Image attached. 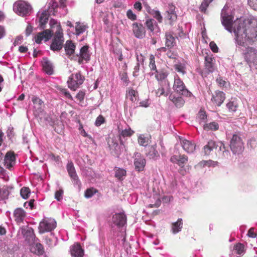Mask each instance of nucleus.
Segmentation results:
<instances>
[{
    "label": "nucleus",
    "instance_id": "a18cd8bd",
    "mask_svg": "<svg viewBox=\"0 0 257 257\" xmlns=\"http://www.w3.org/2000/svg\"><path fill=\"white\" fill-rule=\"evenodd\" d=\"M149 68L152 71H154L155 72H157V67L155 63V57L153 55H151L150 56Z\"/></svg>",
    "mask_w": 257,
    "mask_h": 257
},
{
    "label": "nucleus",
    "instance_id": "4be33fe9",
    "mask_svg": "<svg viewBox=\"0 0 257 257\" xmlns=\"http://www.w3.org/2000/svg\"><path fill=\"white\" fill-rule=\"evenodd\" d=\"M21 232L26 238V239L30 240H33L35 237L34 230L31 227L28 226H23L21 227Z\"/></svg>",
    "mask_w": 257,
    "mask_h": 257
},
{
    "label": "nucleus",
    "instance_id": "6e6552de",
    "mask_svg": "<svg viewBox=\"0 0 257 257\" xmlns=\"http://www.w3.org/2000/svg\"><path fill=\"white\" fill-rule=\"evenodd\" d=\"M56 227V222L51 218H44L39 223V229L41 233L51 232Z\"/></svg>",
    "mask_w": 257,
    "mask_h": 257
},
{
    "label": "nucleus",
    "instance_id": "bf43d9fd",
    "mask_svg": "<svg viewBox=\"0 0 257 257\" xmlns=\"http://www.w3.org/2000/svg\"><path fill=\"white\" fill-rule=\"evenodd\" d=\"M137 94V92L133 89H131L128 91V96L130 97V99L132 101H135L136 100Z\"/></svg>",
    "mask_w": 257,
    "mask_h": 257
},
{
    "label": "nucleus",
    "instance_id": "5701e85b",
    "mask_svg": "<svg viewBox=\"0 0 257 257\" xmlns=\"http://www.w3.org/2000/svg\"><path fill=\"white\" fill-rule=\"evenodd\" d=\"M146 11L154 18L156 19L159 23H162L163 17L160 11L157 9H152L150 6H146L145 7Z\"/></svg>",
    "mask_w": 257,
    "mask_h": 257
},
{
    "label": "nucleus",
    "instance_id": "0eeeda50",
    "mask_svg": "<svg viewBox=\"0 0 257 257\" xmlns=\"http://www.w3.org/2000/svg\"><path fill=\"white\" fill-rule=\"evenodd\" d=\"M64 41L63 30L61 26L58 25V30L55 33L51 45V49L53 51L60 50L62 48Z\"/></svg>",
    "mask_w": 257,
    "mask_h": 257
},
{
    "label": "nucleus",
    "instance_id": "c03bdc74",
    "mask_svg": "<svg viewBox=\"0 0 257 257\" xmlns=\"http://www.w3.org/2000/svg\"><path fill=\"white\" fill-rule=\"evenodd\" d=\"M134 133V131L132 130L130 127H127L124 130H122L119 133L120 138L121 137L125 138L132 136Z\"/></svg>",
    "mask_w": 257,
    "mask_h": 257
},
{
    "label": "nucleus",
    "instance_id": "5fc2aeb1",
    "mask_svg": "<svg viewBox=\"0 0 257 257\" xmlns=\"http://www.w3.org/2000/svg\"><path fill=\"white\" fill-rule=\"evenodd\" d=\"M213 0H203L199 7L200 11L205 12L209 6V4Z\"/></svg>",
    "mask_w": 257,
    "mask_h": 257
},
{
    "label": "nucleus",
    "instance_id": "a878e982",
    "mask_svg": "<svg viewBox=\"0 0 257 257\" xmlns=\"http://www.w3.org/2000/svg\"><path fill=\"white\" fill-rule=\"evenodd\" d=\"M170 92V88L169 84L163 85H161L159 88L156 90V94L157 96H167Z\"/></svg>",
    "mask_w": 257,
    "mask_h": 257
},
{
    "label": "nucleus",
    "instance_id": "6e6d98bb",
    "mask_svg": "<svg viewBox=\"0 0 257 257\" xmlns=\"http://www.w3.org/2000/svg\"><path fill=\"white\" fill-rule=\"evenodd\" d=\"M0 178L3 179L5 181H8L9 179V176L6 173L4 169L0 167Z\"/></svg>",
    "mask_w": 257,
    "mask_h": 257
},
{
    "label": "nucleus",
    "instance_id": "72a5a7b5",
    "mask_svg": "<svg viewBox=\"0 0 257 257\" xmlns=\"http://www.w3.org/2000/svg\"><path fill=\"white\" fill-rule=\"evenodd\" d=\"M165 38L166 47H167L169 49L173 47L175 44V38L170 32H167L166 33Z\"/></svg>",
    "mask_w": 257,
    "mask_h": 257
},
{
    "label": "nucleus",
    "instance_id": "052dcab7",
    "mask_svg": "<svg viewBox=\"0 0 257 257\" xmlns=\"http://www.w3.org/2000/svg\"><path fill=\"white\" fill-rule=\"evenodd\" d=\"M120 77L121 80L126 85H127L129 82V79L127 73L125 72H123L120 74Z\"/></svg>",
    "mask_w": 257,
    "mask_h": 257
},
{
    "label": "nucleus",
    "instance_id": "b1692460",
    "mask_svg": "<svg viewBox=\"0 0 257 257\" xmlns=\"http://www.w3.org/2000/svg\"><path fill=\"white\" fill-rule=\"evenodd\" d=\"M42 63L44 72L48 75H52L54 72L52 63L46 58H43Z\"/></svg>",
    "mask_w": 257,
    "mask_h": 257
},
{
    "label": "nucleus",
    "instance_id": "473e14b6",
    "mask_svg": "<svg viewBox=\"0 0 257 257\" xmlns=\"http://www.w3.org/2000/svg\"><path fill=\"white\" fill-rule=\"evenodd\" d=\"M75 45L70 41H67L65 46V50L66 55L71 56L74 53Z\"/></svg>",
    "mask_w": 257,
    "mask_h": 257
},
{
    "label": "nucleus",
    "instance_id": "a19ab883",
    "mask_svg": "<svg viewBox=\"0 0 257 257\" xmlns=\"http://www.w3.org/2000/svg\"><path fill=\"white\" fill-rule=\"evenodd\" d=\"M9 194V187L8 186H4L2 189H0V200L7 199Z\"/></svg>",
    "mask_w": 257,
    "mask_h": 257
},
{
    "label": "nucleus",
    "instance_id": "f704fd0d",
    "mask_svg": "<svg viewBox=\"0 0 257 257\" xmlns=\"http://www.w3.org/2000/svg\"><path fill=\"white\" fill-rule=\"evenodd\" d=\"M218 165V162L213 161L211 160H203L200 161L198 164L197 167L199 168H203L205 167H214Z\"/></svg>",
    "mask_w": 257,
    "mask_h": 257
},
{
    "label": "nucleus",
    "instance_id": "cd10ccee",
    "mask_svg": "<svg viewBox=\"0 0 257 257\" xmlns=\"http://www.w3.org/2000/svg\"><path fill=\"white\" fill-rule=\"evenodd\" d=\"M169 99L178 108L182 107L185 103V100L181 96H175L174 94H171L169 95Z\"/></svg>",
    "mask_w": 257,
    "mask_h": 257
},
{
    "label": "nucleus",
    "instance_id": "8fccbe9b",
    "mask_svg": "<svg viewBox=\"0 0 257 257\" xmlns=\"http://www.w3.org/2000/svg\"><path fill=\"white\" fill-rule=\"evenodd\" d=\"M148 155L152 159H156L159 156L158 151L156 150L154 146H152L150 148Z\"/></svg>",
    "mask_w": 257,
    "mask_h": 257
},
{
    "label": "nucleus",
    "instance_id": "412c9836",
    "mask_svg": "<svg viewBox=\"0 0 257 257\" xmlns=\"http://www.w3.org/2000/svg\"><path fill=\"white\" fill-rule=\"evenodd\" d=\"M187 161L188 157L185 155H173L170 158V161L171 162L177 164L182 168Z\"/></svg>",
    "mask_w": 257,
    "mask_h": 257
},
{
    "label": "nucleus",
    "instance_id": "423d86ee",
    "mask_svg": "<svg viewBox=\"0 0 257 257\" xmlns=\"http://www.w3.org/2000/svg\"><path fill=\"white\" fill-rule=\"evenodd\" d=\"M230 148L234 154H240L244 150V146L241 138L236 134H234L230 141Z\"/></svg>",
    "mask_w": 257,
    "mask_h": 257
},
{
    "label": "nucleus",
    "instance_id": "49530a36",
    "mask_svg": "<svg viewBox=\"0 0 257 257\" xmlns=\"http://www.w3.org/2000/svg\"><path fill=\"white\" fill-rule=\"evenodd\" d=\"M204 129L216 131L218 129V124L216 122H211L209 123L204 124Z\"/></svg>",
    "mask_w": 257,
    "mask_h": 257
},
{
    "label": "nucleus",
    "instance_id": "e433bc0d",
    "mask_svg": "<svg viewBox=\"0 0 257 257\" xmlns=\"http://www.w3.org/2000/svg\"><path fill=\"white\" fill-rule=\"evenodd\" d=\"M174 67L178 72L183 75L186 73V64L185 62H178L174 65Z\"/></svg>",
    "mask_w": 257,
    "mask_h": 257
},
{
    "label": "nucleus",
    "instance_id": "9d476101",
    "mask_svg": "<svg viewBox=\"0 0 257 257\" xmlns=\"http://www.w3.org/2000/svg\"><path fill=\"white\" fill-rule=\"evenodd\" d=\"M134 165L137 171L140 172L144 170L146 165V160L139 153L134 154Z\"/></svg>",
    "mask_w": 257,
    "mask_h": 257
},
{
    "label": "nucleus",
    "instance_id": "37998d69",
    "mask_svg": "<svg viewBox=\"0 0 257 257\" xmlns=\"http://www.w3.org/2000/svg\"><path fill=\"white\" fill-rule=\"evenodd\" d=\"M87 27L83 24L77 23L75 26L76 34L79 35L84 33L86 30Z\"/></svg>",
    "mask_w": 257,
    "mask_h": 257
},
{
    "label": "nucleus",
    "instance_id": "c756f323",
    "mask_svg": "<svg viewBox=\"0 0 257 257\" xmlns=\"http://www.w3.org/2000/svg\"><path fill=\"white\" fill-rule=\"evenodd\" d=\"M219 148L218 153L219 156L221 155L220 157L221 159H228L230 157V152L228 150H226L224 145L222 142H218Z\"/></svg>",
    "mask_w": 257,
    "mask_h": 257
},
{
    "label": "nucleus",
    "instance_id": "2f4dec72",
    "mask_svg": "<svg viewBox=\"0 0 257 257\" xmlns=\"http://www.w3.org/2000/svg\"><path fill=\"white\" fill-rule=\"evenodd\" d=\"M114 176L119 180H123L126 176V171L123 168L115 167L114 169Z\"/></svg>",
    "mask_w": 257,
    "mask_h": 257
},
{
    "label": "nucleus",
    "instance_id": "dca6fc26",
    "mask_svg": "<svg viewBox=\"0 0 257 257\" xmlns=\"http://www.w3.org/2000/svg\"><path fill=\"white\" fill-rule=\"evenodd\" d=\"M113 223L117 226H123L126 222V217L123 213H115L112 218Z\"/></svg>",
    "mask_w": 257,
    "mask_h": 257
},
{
    "label": "nucleus",
    "instance_id": "f03ea898",
    "mask_svg": "<svg viewBox=\"0 0 257 257\" xmlns=\"http://www.w3.org/2000/svg\"><path fill=\"white\" fill-rule=\"evenodd\" d=\"M48 7L45 10H41L37 15L36 21L39 23L38 26L41 29L45 28L47 23L50 15H55L58 5L54 0H48Z\"/></svg>",
    "mask_w": 257,
    "mask_h": 257
},
{
    "label": "nucleus",
    "instance_id": "de8ad7c7",
    "mask_svg": "<svg viewBox=\"0 0 257 257\" xmlns=\"http://www.w3.org/2000/svg\"><path fill=\"white\" fill-rule=\"evenodd\" d=\"M97 192V189L94 188L87 189L84 193V196L86 198H91L95 193Z\"/></svg>",
    "mask_w": 257,
    "mask_h": 257
},
{
    "label": "nucleus",
    "instance_id": "e2e57ef3",
    "mask_svg": "<svg viewBox=\"0 0 257 257\" xmlns=\"http://www.w3.org/2000/svg\"><path fill=\"white\" fill-rule=\"evenodd\" d=\"M127 17L132 20L134 21L137 19V16L131 10H128L126 12Z\"/></svg>",
    "mask_w": 257,
    "mask_h": 257
},
{
    "label": "nucleus",
    "instance_id": "864d4df0",
    "mask_svg": "<svg viewBox=\"0 0 257 257\" xmlns=\"http://www.w3.org/2000/svg\"><path fill=\"white\" fill-rule=\"evenodd\" d=\"M156 73V77L158 80H162L164 79H165L167 76H168V73L166 71H160L158 72L157 71V72H155Z\"/></svg>",
    "mask_w": 257,
    "mask_h": 257
},
{
    "label": "nucleus",
    "instance_id": "09e8293b",
    "mask_svg": "<svg viewBox=\"0 0 257 257\" xmlns=\"http://www.w3.org/2000/svg\"><path fill=\"white\" fill-rule=\"evenodd\" d=\"M21 195L22 197L25 199H27L30 194V190L27 187H23L21 189L20 191Z\"/></svg>",
    "mask_w": 257,
    "mask_h": 257
},
{
    "label": "nucleus",
    "instance_id": "4c0bfd02",
    "mask_svg": "<svg viewBox=\"0 0 257 257\" xmlns=\"http://www.w3.org/2000/svg\"><path fill=\"white\" fill-rule=\"evenodd\" d=\"M32 251L38 255H42L44 253V248L40 243H36L31 249Z\"/></svg>",
    "mask_w": 257,
    "mask_h": 257
},
{
    "label": "nucleus",
    "instance_id": "bb28decb",
    "mask_svg": "<svg viewBox=\"0 0 257 257\" xmlns=\"http://www.w3.org/2000/svg\"><path fill=\"white\" fill-rule=\"evenodd\" d=\"M217 147H218V143H216L211 140L209 141L207 144L204 146L203 152L205 155H209L214 149H217Z\"/></svg>",
    "mask_w": 257,
    "mask_h": 257
},
{
    "label": "nucleus",
    "instance_id": "2eb2a0df",
    "mask_svg": "<svg viewBox=\"0 0 257 257\" xmlns=\"http://www.w3.org/2000/svg\"><path fill=\"white\" fill-rule=\"evenodd\" d=\"M180 144L184 150L187 153H192L196 149L195 144L185 139H180Z\"/></svg>",
    "mask_w": 257,
    "mask_h": 257
},
{
    "label": "nucleus",
    "instance_id": "39448f33",
    "mask_svg": "<svg viewBox=\"0 0 257 257\" xmlns=\"http://www.w3.org/2000/svg\"><path fill=\"white\" fill-rule=\"evenodd\" d=\"M84 79V77L80 72L72 74L67 80L68 87L75 91L83 83Z\"/></svg>",
    "mask_w": 257,
    "mask_h": 257
},
{
    "label": "nucleus",
    "instance_id": "ea45409f",
    "mask_svg": "<svg viewBox=\"0 0 257 257\" xmlns=\"http://www.w3.org/2000/svg\"><path fill=\"white\" fill-rule=\"evenodd\" d=\"M67 170L70 178L75 177L77 175L73 163L72 161L69 162L67 165Z\"/></svg>",
    "mask_w": 257,
    "mask_h": 257
},
{
    "label": "nucleus",
    "instance_id": "13d9d810",
    "mask_svg": "<svg viewBox=\"0 0 257 257\" xmlns=\"http://www.w3.org/2000/svg\"><path fill=\"white\" fill-rule=\"evenodd\" d=\"M71 178L74 185L79 188L81 186V182L79 179L77 175H75V177L74 176L71 177Z\"/></svg>",
    "mask_w": 257,
    "mask_h": 257
},
{
    "label": "nucleus",
    "instance_id": "20e7f679",
    "mask_svg": "<svg viewBox=\"0 0 257 257\" xmlns=\"http://www.w3.org/2000/svg\"><path fill=\"white\" fill-rule=\"evenodd\" d=\"M14 11L18 15L24 17L30 15L32 11L31 6L24 1H18L14 4Z\"/></svg>",
    "mask_w": 257,
    "mask_h": 257
},
{
    "label": "nucleus",
    "instance_id": "a211bd4d",
    "mask_svg": "<svg viewBox=\"0 0 257 257\" xmlns=\"http://www.w3.org/2000/svg\"><path fill=\"white\" fill-rule=\"evenodd\" d=\"M215 60L212 56L207 55L205 57V69L207 73H212L215 70Z\"/></svg>",
    "mask_w": 257,
    "mask_h": 257
},
{
    "label": "nucleus",
    "instance_id": "6ab92c4d",
    "mask_svg": "<svg viewBox=\"0 0 257 257\" xmlns=\"http://www.w3.org/2000/svg\"><path fill=\"white\" fill-rule=\"evenodd\" d=\"M32 101L34 105V108L36 114L38 115L42 114L44 112V110L42 107L43 103L42 100L39 97L33 96L32 98Z\"/></svg>",
    "mask_w": 257,
    "mask_h": 257
},
{
    "label": "nucleus",
    "instance_id": "ddd939ff",
    "mask_svg": "<svg viewBox=\"0 0 257 257\" xmlns=\"http://www.w3.org/2000/svg\"><path fill=\"white\" fill-rule=\"evenodd\" d=\"M145 25L148 30L153 34L158 35L160 32V28L159 27L156 21L152 18H148L145 22Z\"/></svg>",
    "mask_w": 257,
    "mask_h": 257
},
{
    "label": "nucleus",
    "instance_id": "4d7b16f0",
    "mask_svg": "<svg viewBox=\"0 0 257 257\" xmlns=\"http://www.w3.org/2000/svg\"><path fill=\"white\" fill-rule=\"evenodd\" d=\"M105 122L104 117L101 115H99L96 119L95 124L97 126H99L100 125L103 124Z\"/></svg>",
    "mask_w": 257,
    "mask_h": 257
},
{
    "label": "nucleus",
    "instance_id": "69168bd1",
    "mask_svg": "<svg viewBox=\"0 0 257 257\" xmlns=\"http://www.w3.org/2000/svg\"><path fill=\"white\" fill-rule=\"evenodd\" d=\"M140 69V65L139 64H136V65L134 68V71L133 72V75L135 77H137L139 75Z\"/></svg>",
    "mask_w": 257,
    "mask_h": 257
},
{
    "label": "nucleus",
    "instance_id": "4468645a",
    "mask_svg": "<svg viewBox=\"0 0 257 257\" xmlns=\"http://www.w3.org/2000/svg\"><path fill=\"white\" fill-rule=\"evenodd\" d=\"M52 32L49 29L38 33L35 37V42L37 44L41 43L43 40L47 41L51 39Z\"/></svg>",
    "mask_w": 257,
    "mask_h": 257
},
{
    "label": "nucleus",
    "instance_id": "338daca9",
    "mask_svg": "<svg viewBox=\"0 0 257 257\" xmlns=\"http://www.w3.org/2000/svg\"><path fill=\"white\" fill-rule=\"evenodd\" d=\"M61 92L62 94H63L66 98H69L71 100H73V97L69 93V92L65 88H63L61 90Z\"/></svg>",
    "mask_w": 257,
    "mask_h": 257
},
{
    "label": "nucleus",
    "instance_id": "3c124183",
    "mask_svg": "<svg viewBox=\"0 0 257 257\" xmlns=\"http://www.w3.org/2000/svg\"><path fill=\"white\" fill-rule=\"evenodd\" d=\"M234 250L237 254L241 255L244 252V245L240 243H238L234 245Z\"/></svg>",
    "mask_w": 257,
    "mask_h": 257
},
{
    "label": "nucleus",
    "instance_id": "79ce46f5",
    "mask_svg": "<svg viewBox=\"0 0 257 257\" xmlns=\"http://www.w3.org/2000/svg\"><path fill=\"white\" fill-rule=\"evenodd\" d=\"M138 141L140 145L146 147L149 144V139L148 137L142 134L139 136Z\"/></svg>",
    "mask_w": 257,
    "mask_h": 257
},
{
    "label": "nucleus",
    "instance_id": "aec40b11",
    "mask_svg": "<svg viewBox=\"0 0 257 257\" xmlns=\"http://www.w3.org/2000/svg\"><path fill=\"white\" fill-rule=\"evenodd\" d=\"M71 254L73 257H83L84 250L80 244L78 243H75L70 248Z\"/></svg>",
    "mask_w": 257,
    "mask_h": 257
},
{
    "label": "nucleus",
    "instance_id": "c85d7f7f",
    "mask_svg": "<svg viewBox=\"0 0 257 257\" xmlns=\"http://www.w3.org/2000/svg\"><path fill=\"white\" fill-rule=\"evenodd\" d=\"M183 227V220L182 218H178V220L171 224V231L173 234H177L180 232Z\"/></svg>",
    "mask_w": 257,
    "mask_h": 257
},
{
    "label": "nucleus",
    "instance_id": "9b49d317",
    "mask_svg": "<svg viewBox=\"0 0 257 257\" xmlns=\"http://www.w3.org/2000/svg\"><path fill=\"white\" fill-rule=\"evenodd\" d=\"M78 57V63L79 64L83 63V61L87 62L90 59V53L89 51V47L88 46H84L80 49Z\"/></svg>",
    "mask_w": 257,
    "mask_h": 257
},
{
    "label": "nucleus",
    "instance_id": "f3484780",
    "mask_svg": "<svg viewBox=\"0 0 257 257\" xmlns=\"http://www.w3.org/2000/svg\"><path fill=\"white\" fill-rule=\"evenodd\" d=\"M225 98V94L224 92L220 91H216L212 96L211 101L214 104L220 106L223 102Z\"/></svg>",
    "mask_w": 257,
    "mask_h": 257
},
{
    "label": "nucleus",
    "instance_id": "1a4fd4ad",
    "mask_svg": "<svg viewBox=\"0 0 257 257\" xmlns=\"http://www.w3.org/2000/svg\"><path fill=\"white\" fill-rule=\"evenodd\" d=\"M132 30L134 36L138 39H143L146 36V29L141 23H134Z\"/></svg>",
    "mask_w": 257,
    "mask_h": 257
},
{
    "label": "nucleus",
    "instance_id": "774afa93",
    "mask_svg": "<svg viewBox=\"0 0 257 257\" xmlns=\"http://www.w3.org/2000/svg\"><path fill=\"white\" fill-rule=\"evenodd\" d=\"M216 82L220 87H226L227 82L222 79V78L219 77H218L216 80Z\"/></svg>",
    "mask_w": 257,
    "mask_h": 257
},
{
    "label": "nucleus",
    "instance_id": "58836bf2",
    "mask_svg": "<svg viewBox=\"0 0 257 257\" xmlns=\"http://www.w3.org/2000/svg\"><path fill=\"white\" fill-rule=\"evenodd\" d=\"M107 144L110 150L117 152L119 147L118 144L115 139L113 138L109 139ZM116 154H117V153L116 152Z\"/></svg>",
    "mask_w": 257,
    "mask_h": 257
},
{
    "label": "nucleus",
    "instance_id": "c9c22d12",
    "mask_svg": "<svg viewBox=\"0 0 257 257\" xmlns=\"http://www.w3.org/2000/svg\"><path fill=\"white\" fill-rule=\"evenodd\" d=\"M57 238L52 233L49 236H47L45 238L46 243L50 247L55 246L57 244Z\"/></svg>",
    "mask_w": 257,
    "mask_h": 257
},
{
    "label": "nucleus",
    "instance_id": "7c9ffc66",
    "mask_svg": "<svg viewBox=\"0 0 257 257\" xmlns=\"http://www.w3.org/2000/svg\"><path fill=\"white\" fill-rule=\"evenodd\" d=\"M226 105L228 111L230 112H235L238 106L237 101L235 98H231L229 100Z\"/></svg>",
    "mask_w": 257,
    "mask_h": 257
},
{
    "label": "nucleus",
    "instance_id": "680f3d73",
    "mask_svg": "<svg viewBox=\"0 0 257 257\" xmlns=\"http://www.w3.org/2000/svg\"><path fill=\"white\" fill-rule=\"evenodd\" d=\"M63 194V191L62 189H60L56 191L55 194V198L58 201H60L62 199V195Z\"/></svg>",
    "mask_w": 257,
    "mask_h": 257
},
{
    "label": "nucleus",
    "instance_id": "7ed1b4c3",
    "mask_svg": "<svg viewBox=\"0 0 257 257\" xmlns=\"http://www.w3.org/2000/svg\"><path fill=\"white\" fill-rule=\"evenodd\" d=\"M174 91L184 96L190 97L192 94L186 88L183 81L177 74L174 75V81L173 86Z\"/></svg>",
    "mask_w": 257,
    "mask_h": 257
},
{
    "label": "nucleus",
    "instance_id": "f257e3e1",
    "mask_svg": "<svg viewBox=\"0 0 257 257\" xmlns=\"http://www.w3.org/2000/svg\"><path fill=\"white\" fill-rule=\"evenodd\" d=\"M233 19L231 10L225 5L221 13V23L227 31L234 32L237 46L247 47L244 53V59L250 67L253 66L257 69V49L248 46L257 42V19L240 18L233 21Z\"/></svg>",
    "mask_w": 257,
    "mask_h": 257
},
{
    "label": "nucleus",
    "instance_id": "f8f14e48",
    "mask_svg": "<svg viewBox=\"0 0 257 257\" xmlns=\"http://www.w3.org/2000/svg\"><path fill=\"white\" fill-rule=\"evenodd\" d=\"M5 166L8 169L11 170L16 164V156L15 154L12 152H8L6 154L4 161Z\"/></svg>",
    "mask_w": 257,
    "mask_h": 257
},
{
    "label": "nucleus",
    "instance_id": "603ef678",
    "mask_svg": "<svg viewBox=\"0 0 257 257\" xmlns=\"http://www.w3.org/2000/svg\"><path fill=\"white\" fill-rule=\"evenodd\" d=\"M197 118L200 123H204L207 119L205 112L200 110L198 113Z\"/></svg>",
    "mask_w": 257,
    "mask_h": 257
},
{
    "label": "nucleus",
    "instance_id": "0e129e2a",
    "mask_svg": "<svg viewBox=\"0 0 257 257\" xmlns=\"http://www.w3.org/2000/svg\"><path fill=\"white\" fill-rule=\"evenodd\" d=\"M248 4L253 10L257 11V0H248Z\"/></svg>",
    "mask_w": 257,
    "mask_h": 257
},
{
    "label": "nucleus",
    "instance_id": "393cba45",
    "mask_svg": "<svg viewBox=\"0 0 257 257\" xmlns=\"http://www.w3.org/2000/svg\"><path fill=\"white\" fill-rule=\"evenodd\" d=\"M26 216V212L22 208H17L14 211L15 221L17 223L20 224L23 222Z\"/></svg>",
    "mask_w": 257,
    "mask_h": 257
}]
</instances>
